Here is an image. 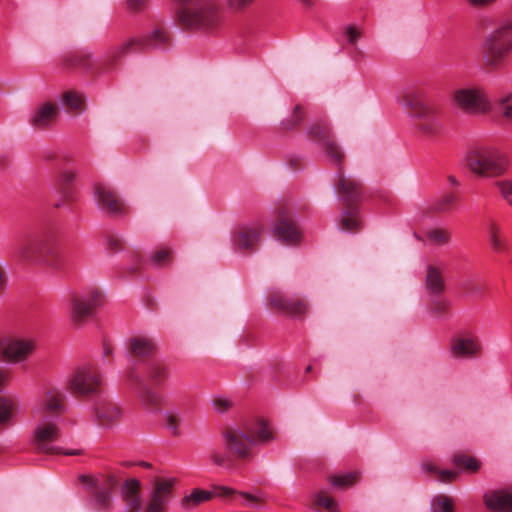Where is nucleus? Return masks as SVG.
Wrapping results in <instances>:
<instances>
[{"instance_id": "obj_29", "label": "nucleus", "mask_w": 512, "mask_h": 512, "mask_svg": "<svg viewBox=\"0 0 512 512\" xmlns=\"http://www.w3.org/2000/svg\"><path fill=\"white\" fill-rule=\"evenodd\" d=\"M80 481L91 489L107 491L109 493H112L118 485L116 477L110 474L102 475L98 478L82 475L80 476Z\"/></svg>"}, {"instance_id": "obj_9", "label": "nucleus", "mask_w": 512, "mask_h": 512, "mask_svg": "<svg viewBox=\"0 0 512 512\" xmlns=\"http://www.w3.org/2000/svg\"><path fill=\"white\" fill-rule=\"evenodd\" d=\"M103 376L99 366L95 363H85L68 376L67 391L79 399H92L102 392Z\"/></svg>"}, {"instance_id": "obj_45", "label": "nucleus", "mask_w": 512, "mask_h": 512, "mask_svg": "<svg viewBox=\"0 0 512 512\" xmlns=\"http://www.w3.org/2000/svg\"><path fill=\"white\" fill-rule=\"evenodd\" d=\"M182 417L177 413H169L166 415V426L171 431L173 436L180 435V425Z\"/></svg>"}, {"instance_id": "obj_12", "label": "nucleus", "mask_w": 512, "mask_h": 512, "mask_svg": "<svg viewBox=\"0 0 512 512\" xmlns=\"http://www.w3.org/2000/svg\"><path fill=\"white\" fill-rule=\"evenodd\" d=\"M455 105L469 115H485L491 111V104L484 91L478 87L456 89L452 94Z\"/></svg>"}, {"instance_id": "obj_13", "label": "nucleus", "mask_w": 512, "mask_h": 512, "mask_svg": "<svg viewBox=\"0 0 512 512\" xmlns=\"http://www.w3.org/2000/svg\"><path fill=\"white\" fill-rule=\"evenodd\" d=\"M102 303V293L93 289L82 295H75L70 303V320L74 327H82Z\"/></svg>"}, {"instance_id": "obj_7", "label": "nucleus", "mask_w": 512, "mask_h": 512, "mask_svg": "<svg viewBox=\"0 0 512 512\" xmlns=\"http://www.w3.org/2000/svg\"><path fill=\"white\" fill-rule=\"evenodd\" d=\"M176 19L184 29L212 32L220 26L222 13L215 0H196L176 8Z\"/></svg>"}, {"instance_id": "obj_10", "label": "nucleus", "mask_w": 512, "mask_h": 512, "mask_svg": "<svg viewBox=\"0 0 512 512\" xmlns=\"http://www.w3.org/2000/svg\"><path fill=\"white\" fill-rule=\"evenodd\" d=\"M14 257L22 264H44L53 270L61 269V262L57 253L48 246L45 240L39 237H30L19 243L14 252Z\"/></svg>"}, {"instance_id": "obj_41", "label": "nucleus", "mask_w": 512, "mask_h": 512, "mask_svg": "<svg viewBox=\"0 0 512 512\" xmlns=\"http://www.w3.org/2000/svg\"><path fill=\"white\" fill-rule=\"evenodd\" d=\"M75 173L72 171H65L61 175V191L65 200H72V193L69 185L75 180Z\"/></svg>"}, {"instance_id": "obj_2", "label": "nucleus", "mask_w": 512, "mask_h": 512, "mask_svg": "<svg viewBox=\"0 0 512 512\" xmlns=\"http://www.w3.org/2000/svg\"><path fill=\"white\" fill-rule=\"evenodd\" d=\"M170 41V34L163 28H156L151 33L141 37L130 38L122 44L111 48L100 60L93 59L88 51H79L66 58L69 66L90 69L97 65L104 71L114 70L121 59L129 53L143 52L153 49L164 48Z\"/></svg>"}, {"instance_id": "obj_14", "label": "nucleus", "mask_w": 512, "mask_h": 512, "mask_svg": "<svg viewBox=\"0 0 512 512\" xmlns=\"http://www.w3.org/2000/svg\"><path fill=\"white\" fill-rule=\"evenodd\" d=\"M308 136L311 140L317 142L325 154L332 162L340 165L345 157V154L340 145L335 140L334 134L330 127L324 122H317L313 124L308 131Z\"/></svg>"}, {"instance_id": "obj_62", "label": "nucleus", "mask_w": 512, "mask_h": 512, "mask_svg": "<svg viewBox=\"0 0 512 512\" xmlns=\"http://www.w3.org/2000/svg\"><path fill=\"white\" fill-rule=\"evenodd\" d=\"M317 0H300V2L305 6H312L316 3Z\"/></svg>"}, {"instance_id": "obj_35", "label": "nucleus", "mask_w": 512, "mask_h": 512, "mask_svg": "<svg viewBox=\"0 0 512 512\" xmlns=\"http://www.w3.org/2000/svg\"><path fill=\"white\" fill-rule=\"evenodd\" d=\"M125 381L127 385L137 393L142 386L147 385L148 383L144 381L142 376L139 374L135 367H130L125 371L124 374Z\"/></svg>"}, {"instance_id": "obj_27", "label": "nucleus", "mask_w": 512, "mask_h": 512, "mask_svg": "<svg viewBox=\"0 0 512 512\" xmlns=\"http://www.w3.org/2000/svg\"><path fill=\"white\" fill-rule=\"evenodd\" d=\"M136 394L140 404L147 411L158 412L161 410L163 398L154 386L149 384L142 386Z\"/></svg>"}, {"instance_id": "obj_44", "label": "nucleus", "mask_w": 512, "mask_h": 512, "mask_svg": "<svg viewBox=\"0 0 512 512\" xmlns=\"http://www.w3.org/2000/svg\"><path fill=\"white\" fill-rule=\"evenodd\" d=\"M171 260V251L165 248L155 251L152 255V262L158 267H164L168 265Z\"/></svg>"}, {"instance_id": "obj_47", "label": "nucleus", "mask_w": 512, "mask_h": 512, "mask_svg": "<svg viewBox=\"0 0 512 512\" xmlns=\"http://www.w3.org/2000/svg\"><path fill=\"white\" fill-rule=\"evenodd\" d=\"M500 111L505 118L512 119V91L499 100Z\"/></svg>"}, {"instance_id": "obj_63", "label": "nucleus", "mask_w": 512, "mask_h": 512, "mask_svg": "<svg viewBox=\"0 0 512 512\" xmlns=\"http://www.w3.org/2000/svg\"><path fill=\"white\" fill-rule=\"evenodd\" d=\"M222 491L225 495H230L232 494L234 491L230 488H222Z\"/></svg>"}, {"instance_id": "obj_6", "label": "nucleus", "mask_w": 512, "mask_h": 512, "mask_svg": "<svg viewBox=\"0 0 512 512\" xmlns=\"http://www.w3.org/2000/svg\"><path fill=\"white\" fill-rule=\"evenodd\" d=\"M467 168L480 177H500L509 168L508 155L490 144H478L468 149L465 155Z\"/></svg>"}, {"instance_id": "obj_20", "label": "nucleus", "mask_w": 512, "mask_h": 512, "mask_svg": "<svg viewBox=\"0 0 512 512\" xmlns=\"http://www.w3.org/2000/svg\"><path fill=\"white\" fill-rule=\"evenodd\" d=\"M262 231L258 223L240 226L232 234V243L238 251L252 253L257 249Z\"/></svg>"}, {"instance_id": "obj_26", "label": "nucleus", "mask_w": 512, "mask_h": 512, "mask_svg": "<svg viewBox=\"0 0 512 512\" xmlns=\"http://www.w3.org/2000/svg\"><path fill=\"white\" fill-rule=\"evenodd\" d=\"M425 287L431 297H441L444 294L446 284L440 268L434 265L427 267Z\"/></svg>"}, {"instance_id": "obj_30", "label": "nucleus", "mask_w": 512, "mask_h": 512, "mask_svg": "<svg viewBox=\"0 0 512 512\" xmlns=\"http://www.w3.org/2000/svg\"><path fill=\"white\" fill-rule=\"evenodd\" d=\"M17 409L18 401L14 397L0 396V426H10Z\"/></svg>"}, {"instance_id": "obj_28", "label": "nucleus", "mask_w": 512, "mask_h": 512, "mask_svg": "<svg viewBox=\"0 0 512 512\" xmlns=\"http://www.w3.org/2000/svg\"><path fill=\"white\" fill-rule=\"evenodd\" d=\"M144 372L149 385L154 387L163 385L169 377L167 365L160 360L147 363Z\"/></svg>"}, {"instance_id": "obj_51", "label": "nucleus", "mask_w": 512, "mask_h": 512, "mask_svg": "<svg viewBox=\"0 0 512 512\" xmlns=\"http://www.w3.org/2000/svg\"><path fill=\"white\" fill-rule=\"evenodd\" d=\"M9 276L3 262L0 261V298H2L8 289Z\"/></svg>"}, {"instance_id": "obj_24", "label": "nucleus", "mask_w": 512, "mask_h": 512, "mask_svg": "<svg viewBox=\"0 0 512 512\" xmlns=\"http://www.w3.org/2000/svg\"><path fill=\"white\" fill-rule=\"evenodd\" d=\"M128 355L138 361L150 358L157 349L155 341L147 336L136 335L126 343Z\"/></svg>"}, {"instance_id": "obj_11", "label": "nucleus", "mask_w": 512, "mask_h": 512, "mask_svg": "<svg viewBox=\"0 0 512 512\" xmlns=\"http://www.w3.org/2000/svg\"><path fill=\"white\" fill-rule=\"evenodd\" d=\"M60 437V429L55 422L41 418V423L35 428L33 445L35 449L43 454H64V455H81L82 451L78 449L63 450L51 444Z\"/></svg>"}, {"instance_id": "obj_32", "label": "nucleus", "mask_w": 512, "mask_h": 512, "mask_svg": "<svg viewBox=\"0 0 512 512\" xmlns=\"http://www.w3.org/2000/svg\"><path fill=\"white\" fill-rule=\"evenodd\" d=\"M422 468L424 469V471L434 476L435 479H437L441 483L453 482L457 477L456 472L451 470L440 469L432 462H424L422 464Z\"/></svg>"}, {"instance_id": "obj_58", "label": "nucleus", "mask_w": 512, "mask_h": 512, "mask_svg": "<svg viewBox=\"0 0 512 512\" xmlns=\"http://www.w3.org/2000/svg\"><path fill=\"white\" fill-rule=\"evenodd\" d=\"M113 355V347L107 341L103 342V357L108 358Z\"/></svg>"}, {"instance_id": "obj_17", "label": "nucleus", "mask_w": 512, "mask_h": 512, "mask_svg": "<svg viewBox=\"0 0 512 512\" xmlns=\"http://www.w3.org/2000/svg\"><path fill=\"white\" fill-rule=\"evenodd\" d=\"M450 351L456 359H476L482 354V344L475 334L461 332L452 338Z\"/></svg>"}, {"instance_id": "obj_37", "label": "nucleus", "mask_w": 512, "mask_h": 512, "mask_svg": "<svg viewBox=\"0 0 512 512\" xmlns=\"http://www.w3.org/2000/svg\"><path fill=\"white\" fill-rule=\"evenodd\" d=\"M64 104L72 111L77 113L83 110V99L82 96L73 91H67L63 94Z\"/></svg>"}, {"instance_id": "obj_33", "label": "nucleus", "mask_w": 512, "mask_h": 512, "mask_svg": "<svg viewBox=\"0 0 512 512\" xmlns=\"http://www.w3.org/2000/svg\"><path fill=\"white\" fill-rule=\"evenodd\" d=\"M212 498V493L201 490V489H194L190 495H186L182 501L181 505L184 509H192L199 504L206 502Z\"/></svg>"}, {"instance_id": "obj_1", "label": "nucleus", "mask_w": 512, "mask_h": 512, "mask_svg": "<svg viewBox=\"0 0 512 512\" xmlns=\"http://www.w3.org/2000/svg\"><path fill=\"white\" fill-rule=\"evenodd\" d=\"M223 447L212 448L209 460L217 467H231L235 460L249 461L253 447L273 440V433L264 419H256L235 426H226L220 432Z\"/></svg>"}, {"instance_id": "obj_15", "label": "nucleus", "mask_w": 512, "mask_h": 512, "mask_svg": "<svg viewBox=\"0 0 512 512\" xmlns=\"http://www.w3.org/2000/svg\"><path fill=\"white\" fill-rule=\"evenodd\" d=\"M35 349V342L14 336L0 338V360L10 363H20L29 358Z\"/></svg>"}, {"instance_id": "obj_43", "label": "nucleus", "mask_w": 512, "mask_h": 512, "mask_svg": "<svg viewBox=\"0 0 512 512\" xmlns=\"http://www.w3.org/2000/svg\"><path fill=\"white\" fill-rule=\"evenodd\" d=\"M313 505L317 508H325L328 511L332 506L336 505V501L326 492L320 491L314 495Z\"/></svg>"}, {"instance_id": "obj_39", "label": "nucleus", "mask_w": 512, "mask_h": 512, "mask_svg": "<svg viewBox=\"0 0 512 512\" xmlns=\"http://www.w3.org/2000/svg\"><path fill=\"white\" fill-rule=\"evenodd\" d=\"M95 503L100 510H107L112 503V494L107 491L92 489Z\"/></svg>"}, {"instance_id": "obj_59", "label": "nucleus", "mask_w": 512, "mask_h": 512, "mask_svg": "<svg viewBox=\"0 0 512 512\" xmlns=\"http://www.w3.org/2000/svg\"><path fill=\"white\" fill-rule=\"evenodd\" d=\"M463 291L467 294H473L478 291V287L475 285H472L471 283H464L463 284Z\"/></svg>"}, {"instance_id": "obj_16", "label": "nucleus", "mask_w": 512, "mask_h": 512, "mask_svg": "<svg viewBox=\"0 0 512 512\" xmlns=\"http://www.w3.org/2000/svg\"><path fill=\"white\" fill-rule=\"evenodd\" d=\"M273 233L286 244H295L301 238V232L292 218V213L285 205L277 209Z\"/></svg>"}, {"instance_id": "obj_61", "label": "nucleus", "mask_w": 512, "mask_h": 512, "mask_svg": "<svg viewBox=\"0 0 512 512\" xmlns=\"http://www.w3.org/2000/svg\"><path fill=\"white\" fill-rule=\"evenodd\" d=\"M243 496H244L247 500H249V501H251V502H258V501H259V500H258V498H256L255 496H253V495H251V494H248V493H243Z\"/></svg>"}, {"instance_id": "obj_4", "label": "nucleus", "mask_w": 512, "mask_h": 512, "mask_svg": "<svg viewBox=\"0 0 512 512\" xmlns=\"http://www.w3.org/2000/svg\"><path fill=\"white\" fill-rule=\"evenodd\" d=\"M399 103L415 120L417 130L427 137L439 135L442 125L439 120L441 107L430 101L424 88L415 87L404 91Z\"/></svg>"}, {"instance_id": "obj_52", "label": "nucleus", "mask_w": 512, "mask_h": 512, "mask_svg": "<svg viewBox=\"0 0 512 512\" xmlns=\"http://www.w3.org/2000/svg\"><path fill=\"white\" fill-rule=\"evenodd\" d=\"M303 109L300 105H297L294 108L293 114L290 118V120L285 124L287 129L294 128L297 126L303 119Z\"/></svg>"}, {"instance_id": "obj_22", "label": "nucleus", "mask_w": 512, "mask_h": 512, "mask_svg": "<svg viewBox=\"0 0 512 512\" xmlns=\"http://www.w3.org/2000/svg\"><path fill=\"white\" fill-rule=\"evenodd\" d=\"M269 305L272 309L291 316H300L306 313L307 304L301 299H290L279 291L269 296Z\"/></svg>"}, {"instance_id": "obj_8", "label": "nucleus", "mask_w": 512, "mask_h": 512, "mask_svg": "<svg viewBox=\"0 0 512 512\" xmlns=\"http://www.w3.org/2000/svg\"><path fill=\"white\" fill-rule=\"evenodd\" d=\"M512 51V20H504L491 31L481 44V57L484 67L496 71L504 67Z\"/></svg>"}, {"instance_id": "obj_21", "label": "nucleus", "mask_w": 512, "mask_h": 512, "mask_svg": "<svg viewBox=\"0 0 512 512\" xmlns=\"http://www.w3.org/2000/svg\"><path fill=\"white\" fill-rule=\"evenodd\" d=\"M98 207L111 216H120L128 212V208L117 193L110 187L97 185L94 189Z\"/></svg>"}, {"instance_id": "obj_23", "label": "nucleus", "mask_w": 512, "mask_h": 512, "mask_svg": "<svg viewBox=\"0 0 512 512\" xmlns=\"http://www.w3.org/2000/svg\"><path fill=\"white\" fill-rule=\"evenodd\" d=\"M93 414L99 427L111 428L119 422L122 411L117 404L101 400L94 404Z\"/></svg>"}, {"instance_id": "obj_48", "label": "nucleus", "mask_w": 512, "mask_h": 512, "mask_svg": "<svg viewBox=\"0 0 512 512\" xmlns=\"http://www.w3.org/2000/svg\"><path fill=\"white\" fill-rule=\"evenodd\" d=\"M432 298L433 299L431 300L430 303V310L437 316H441L447 313L449 304L446 301L442 300L441 297Z\"/></svg>"}, {"instance_id": "obj_57", "label": "nucleus", "mask_w": 512, "mask_h": 512, "mask_svg": "<svg viewBox=\"0 0 512 512\" xmlns=\"http://www.w3.org/2000/svg\"><path fill=\"white\" fill-rule=\"evenodd\" d=\"M474 7H486L494 3L496 0H466Z\"/></svg>"}, {"instance_id": "obj_54", "label": "nucleus", "mask_w": 512, "mask_h": 512, "mask_svg": "<svg viewBox=\"0 0 512 512\" xmlns=\"http://www.w3.org/2000/svg\"><path fill=\"white\" fill-rule=\"evenodd\" d=\"M226 2L230 9L234 11H242L251 5L254 0H226Z\"/></svg>"}, {"instance_id": "obj_50", "label": "nucleus", "mask_w": 512, "mask_h": 512, "mask_svg": "<svg viewBox=\"0 0 512 512\" xmlns=\"http://www.w3.org/2000/svg\"><path fill=\"white\" fill-rule=\"evenodd\" d=\"M107 247L112 253H117L123 249L124 241L118 235L109 234L107 236Z\"/></svg>"}, {"instance_id": "obj_40", "label": "nucleus", "mask_w": 512, "mask_h": 512, "mask_svg": "<svg viewBox=\"0 0 512 512\" xmlns=\"http://www.w3.org/2000/svg\"><path fill=\"white\" fill-rule=\"evenodd\" d=\"M456 202L457 196L455 194L446 193L435 203V210L437 212H446L454 207Z\"/></svg>"}, {"instance_id": "obj_5", "label": "nucleus", "mask_w": 512, "mask_h": 512, "mask_svg": "<svg viewBox=\"0 0 512 512\" xmlns=\"http://www.w3.org/2000/svg\"><path fill=\"white\" fill-rule=\"evenodd\" d=\"M334 188L341 202V212L337 221L341 231L357 233L363 227L359 204L363 196L362 183L350 176L344 175L339 168Z\"/></svg>"}, {"instance_id": "obj_49", "label": "nucleus", "mask_w": 512, "mask_h": 512, "mask_svg": "<svg viewBox=\"0 0 512 512\" xmlns=\"http://www.w3.org/2000/svg\"><path fill=\"white\" fill-rule=\"evenodd\" d=\"M332 483L340 488H347L352 486L357 481L356 474H349L345 476H335L331 479Z\"/></svg>"}, {"instance_id": "obj_25", "label": "nucleus", "mask_w": 512, "mask_h": 512, "mask_svg": "<svg viewBox=\"0 0 512 512\" xmlns=\"http://www.w3.org/2000/svg\"><path fill=\"white\" fill-rule=\"evenodd\" d=\"M484 502L489 510L496 512H512V493L495 490L484 495Z\"/></svg>"}, {"instance_id": "obj_56", "label": "nucleus", "mask_w": 512, "mask_h": 512, "mask_svg": "<svg viewBox=\"0 0 512 512\" xmlns=\"http://www.w3.org/2000/svg\"><path fill=\"white\" fill-rule=\"evenodd\" d=\"M10 374L11 372L9 369L0 368V391L9 382Z\"/></svg>"}, {"instance_id": "obj_34", "label": "nucleus", "mask_w": 512, "mask_h": 512, "mask_svg": "<svg viewBox=\"0 0 512 512\" xmlns=\"http://www.w3.org/2000/svg\"><path fill=\"white\" fill-rule=\"evenodd\" d=\"M432 512H454L453 500L444 494H439L432 499Z\"/></svg>"}, {"instance_id": "obj_19", "label": "nucleus", "mask_w": 512, "mask_h": 512, "mask_svg": "<svg viewBox=\"0 0 512 512\" xmlns=\"http://www.w3.org/2000/svg\"><path fill=\"white\" fill-rule=\"evenodd\" d=\"M59 116V106L55 102H43L34 107L31 111L28 124L37 131L50 130L56 123Z\"/></svg>"}, {"instance_id": "obj_64", "label": "nucleus", "mask_w": 512, "mask_h": 512, "mask_svg": "<svg viewBox=\"0 0 512 512\" xmlns=\"http://www.w3.org/2000/svg\"><path fill=\"white\" fill-rule=\"evenodd\" d=\"M328 511L329 512H340L337 504L335 506H332V508H330Z\"/></svg>"}, {"instance_id": "obj_53", "label": "nucleus", "mask_w": 512, "mask_h": 512, "mask_svg": "<svg viewBox=\"0 0 512 512\" xmlns=\"http://www.w3.org/2000/svg\"><path fill=\"white\" fill-rule=\"evenodd\" d=\"M213 407L218 413H225L232 407V402L227 398L217 397L213 399Z\"/></svg>"}, {"instance_id": "obj_18", "label": "nucleus", "mask_w": 512, "mask_h": 512, "mask_svg": "<svg viewBox=\"0 0 512 512\" xmlns=\"http://www.w3.org/2000/svg\"><path fill=\"white\" fill-rule=\"evenodd\" d=\"M66 395L58 388H48L33 413L40 418H47L49 415L58 417L66 410Z\"/></svg>"}, {"instance_id": "obj_46", "label": "nucleus", "mask_w": 512, "mask_h": 512, "mask_svg": "<svg viewBox=\"0 0 512 512\" xmlns=\"http://www.w3.org/2000/svg\"><path fill=\"white\" fill-rule=\"evenodd\" d=\"M501 196L512 205V179L500 180L495 183Z\"/></svg>"}, {"instance_id": "obj_36", "label": "nucleus", "mask_w": 512, "mask_h": 512, "mask_svg": "<svg viewBox=\"0 0 512 512\" xmlns=\"http://www.w3.org/2000/svg\"><path fill=\"white\" fill-rule=\"evenodd\" d=\"M453 463L455 466L463 467L470 472H476L480 467V463L476 458L464 454H456L453 458Z\"/></svg>"}, {"instance_id": "obj_55", "label": "nucleus", "mask_w": 512, "mask_h": 512, "mask_svg": "<svg viewBox=\"0 0 512 512\" xmlns=\"http://www.w3.org/2000/svg\"><path fill=\"white\" fill-rule=\"evenodd\" d=\"M126 2L130 11L140 12L147 7L149 0H127Z\"/></svg>"}, {"instance_id": "obj_42", "label": "nucleus", "mask_w": 512, "mask_h": 512, "mask_svg": "<svg viewBox=\"0 0 512 512\" xmlns=\"http://www.w3.org/2000/svg\"><path fill=\"white\" fill-rule=\"evenodd\" d=\"M344 36L350 46H356L363 36V31L356 25H348L344 28Z\"/></svg>"}, {"instance_id": "obj_31", "label": "nucleus", "mask_w": 512, "mask_h": 512, "mask_svg": "<svg viewBox=\"0 0 512 512\" xmlns=\"http://www.w3.org/2000/svg\"><path fill=\"white\" fill-rule=\"evenodd\" d=\"M488 240L495 252H504L507 249L506 240L501 236L500 225L491 221L487 227Z\"/></svg>"}, {"instance_id": "obj_38", "label": "nucleus", "mask_w": 512, "mask_h": 512, "mask_svg": "<svg viewBox=\"0 0 512 512\" xmlns=\"http://www.w3.org/2000/svg\"><path fill=\"white\" fill-rule=\"evenodd\" d=\"M427 238L435 245H445L449 243L451 235L446 229L436 228L427 232Z\"/></svg>"}, {"instance_id": "obj_60", "label": "nucleus", "mask_w": 512, "mask_h": 512, "mask_svg": "<svg viewBox=\"0 0 512 512\" xmlns=\"http://www.w3.org/2000/svg\"><path fill=\"white\" fill-rule=\"evenodd\" d=\"M447 180L453 186H459L460 185V182L458 181V179L454 175H448L447 176Z\"/></svg>"}, {"instance_id": "obj_3", "label": "nucleus", "mask_w": 512, "mask_h": 512, "mask_svg": "<svg viewBox=\"0 0 512 512\" xmlns=\"http://www.w3.org/2000/svg\"><path fill=\"white\" fill-rule=\"evenodd\" d=\"M175 483V478H155L143 505L140 481L135 478L126 480L121 486V497L127 512H167V505L172 498Z\"/></svg>"}]
</instances>
